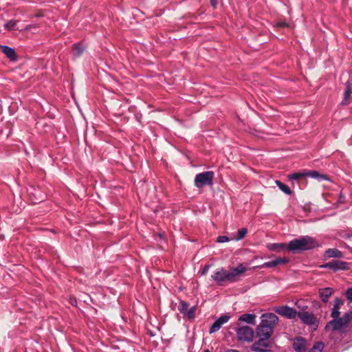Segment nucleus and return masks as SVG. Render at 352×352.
I'll list each match as a JSON object with an SVG mask.
<instances>
[{"label":"nucleus","instance_id":"nucleus-1","mask_svg":"<svg viewBox=\"0 0 352 352\" xmlns=\"http://www.w3.org/2000/svg\"><path fill=\"white\" fill-rule=\"evenodd\" d=\"M261 318V321L256 330V336L258 338L270 339L274 327L278 323V318L272 313L263 314Z\"/></svg>","mask_w":352,"mask_h":352},{"label":"nucleus","instance_id":"nucleus-2","mask_svg":"<svg viewBox=\"0 0 352 352\" xmlns=\"http://www.w3.org/2000/svg\"><path fill=\"white\" fill-rule=\"evenodd\" d=\"M316 242L309 236H301L287 243V250L294 254L310 250L315 248Z\"/></svg>","mask_w":352,"mask_h":352},{"label":"nucleus","instance_id":"nucleus-3","mask_svg":"<svg viewBox=\"0 0 352 352\" xmlns=\"http://www.w3.org/2000/svg\"><path fill=\"white\" fill-rule=\"evenodd\" d=\"M214 173L212 171H205L196 175L195 178V186L201 188L206 186L213 184Z\"/></svg>","mask_w":352,"mask_h":352},{"label":"nucleus","instance_id":"nucleus-4","mask_svg":"<svg viewBox=\"0 0 352 352\" xmlns=\"http://www.w3.org/2000/svg\"><path fill=\"white\" fill-rule=\"evenodd\" d=\"M322 269H330L333 272L349 270V263L340 260H333L320 266Z\"/></svg>","mask_w":352,"mask_h":352},{"label":"nucleus","instance_id":"nucleus-5","mask_svg":"<svg viewBox=\"0 0 352 352\" xmlns=\"http://www.w3.org/2000/svg\"><path fill=\"white\" fill-rule=\"evenodd\" d=\"M236 333L239 340L245 342H252L254 338V332L253 329L248 326L238 327Z\"/></svg>","mask_w":352,"mask_h":352},{"label":"nucleus","instance_id":"nucleus-6","mask_svg":"<svg viewBox=\"0 0 352 352\" xmlns=\"http://www.w3.org/2000/svg\"><path fill=\"white\" fill-rule=\"evenodd\" d=\"M247 271V268L242 263H239L236 267L227 271V281L236 283L239 280V276Z\"/></svg>","mask_w":352,"mask_h":352},{"label":"nucleus","instance_id":"nucleus-7","mask_svg":"<svg viewBox=\"0 0 352 352\" xmlns=\"http://www.w3.org/2000/svg\"><path fill=\"white\" fill-rule=\"evenodd\" d=\"M275 311L279 315L289 319H294L298 316V312L294 309L287 305L280 306L275 309Z\"/></svg>","mask_w":352,"mask_h":352},{"label":"nucleus","instance_id":"nucleus-8","mask_svg":"<svg viewBox=\"0 0 352 352\" xmlns=\"http://www.w3.org/2000/svg\"><path fill=\"white\" fill-rule=\"evenodd\" d=\"M301 321L307 325H317V322L316 317L314 316V314L309 311H304V309H302L301 311L298 312L297 316Z\"/></svg>","mask_w":352,"mask_h":352},{"label":"nucleus","instance_id":"nucleus-9","mask_svg":"<svg viewBox=\"0 0 352 352\" xmlns=\"http://www.w3.org/2000/svg\"><path fill=\"white\" fill-rule=\"evenodd\" d=\"M271 346L269 339L265 338H258V340L256 341L252 346L251 350L256 352L258 351H267Z\"/></svg>","mask_w":352,"mask_h":352},{"label":"nucleus","instance_id":"nucleus-10","mask_svg":"<svg viewBox=\"0 0 352 352\" xmlns=\"http://www.w3.org/2000/svg\"><path fill=\"white\" fill-rule=\"evenodd\" d=\"M347 326L344 322L342 319L340 317L338 318H333L331 321H329L325 326V329L327 331H336L342 329L344 327H346Z\"/></svg>","mask_w":352,"mask_h":352},{"label":"nucleus","instance_id":"nucleus-11","mask_svg":"<svg viewBox=\"0 0 352 352\" xmlns=\"http://www.w3.org/2000/svg\"><path fill=\"white\" fill-rule=\"evenodd\" d=\"M212 280L219 285H222L223 283L227 281V271L221 267L212 275Z\"/></svg>","mask_w":352,"mask_h":352},{"label":"nucleus","instance_id":"nucleus-12","mask_svg":"<svg viewBox=\"0 0 352 352\" xmlns=\"http://www.w3.org/2000/svg\"><path fill=\"white\" fill-rule=\"evenodd\" d=\"M230 319L228 315H223L218 318L211 325L209 329L210 333H213L219 331L223 324L226 323Z\"/></svg>","mask_w":352,"mask_h":352},{"label":"nucleus","instance_id":"nucleus-13","mask_svg":"<svg viewBox=\"0 0 352 352\" xmlns=\"http://www.w3.org/2000/svg\"><path fill=\"white\" fill-rule=\"evenodd\" d=\"M289 262V259L287 258H277L273 261L265 262L259 266L255 267L256 268H264V267H274L278 265H285Z\"/></svg>","mask_w":352,"mask_h":352},{"label":"nucleus","instance_id":"nucleus-14","mask_svg":"<svg viewBox=\"0 0 352 352\" xmlns=\"http://www.w3.org/2000/svg\"><path fill=\"white\" fill-rule=\"evenodd\" d=\"M293 348L296 352H305L307 350V341L304 338H296L293 343Z\"/></svg>","mask_w":352,"mask_h":352},{"label":"nucleus","instance_id":"nucleus-15","mask_svg":"<svg viewBox=\"0 0 352 352\" xmlns=\"http://www.w3.org/2000/svg\"><path fill=\"white\" fill-rule=\"evenodd\" d=\"M0 50L11 61L17 60L16 54L13 48L6 45H0Z\"/></svg>","mask_w":352,"mask_h":352},{"label":"nucleus","instance_id":"nucleus-16","mask_svg":"<svg viewBox=\"0 0 352 352\" xmlns=\"http://www.w3.org/2000/svg\"><path fill=\"white\" fill-rule=\"evenodd\" d=\"M333 292V289L331 287L321 288L318 291L319 296L323 302H327Z\"/></svg>","mask_w":352,"mask_h":352},{"label":"nucleus","instance_id":"nucleus-17","mask_svg":"<svg viewBox=\"0 0 352 352\" xmlns=\"http://www.w3.org/2000/svg\"><path fill=\"white\" fill-rule=\"evenodd\" d=\"M343 304V300L341 298H336L334 300L333 307L331 310V316L333 318H338L340 316V309L341 305Z\"/></svg>","mask_w":352,"mask_h":352},{"label":"nucleus","instance_id":"nucleus-18","mask_svg":"<svg viewBox=\"0 0 352 352\" xmlns=\"http://www.w3.org/2000/svg\"><path fill=\"white\" fill-rule=\"evenodd\" d=\"M343 256V254L341 251L336 248H329L327 249L324 254V257L325 259L330 258H342Z\"/></svg>","mask_w":352,"mask_h":352},{"label":"nucleus","instance_id":"nucleus-19","mask_svg":"<svg viewBox=\"0 0 352 352\" xmlns=\"http://www.w3.org/2000/svg\"><path fill=\"white\" fill-rule=\"evenodd\" d=\"M307 177L316 179L318 181L329 180L327 175L321 174L316 170L307 171Z\"/></svg>","mask_w":352,"mask_h":352},{"label":"nucleus","instance_id":"nucleus-20","mask_svg":"<svg viewBox=\"0 0 352 352\" xmlns=\"http://www.w3.org/2000/svg\"><path fill=\"white\" fill-rule=\"evenodd\" d=\"M239 320L245 322L248 324H255L256 316L253 314H245L239 316Z\"/></svg>","mask_w":352,"mask_h":352},{"label":"nucleus","instance_id":"nucleus-21","mask_svg":"<svg viewBox=\"0 0 352 352\" xmlns=\"http://www.w3.org/2000/svg\"><path fill=\"white\" fill-rule=\"evenodd\" d=\"M267 248L270 251L280 252V250L287 248V244L286 243H269L267 245Z\"/></svg>","mask_w":352,"mask_h":352},{"label":"nucleus","instance_id":"nucleus-22","mask_svg":"<svg viewBox=\"0 0 352 352\" xmlns=\"http://www.w3.org/2000/svg\"><path fill=\"white\" fill-rule=\"evenodd\" d=\"M352 93V89L350 86V83L349 81L346 82V89L344 93V98L341 102L342 104H347L349 101V98L351 97Z\"/></svg>","mask_w":352,"mask_h":352},{"label":"nucleus","instance_id":"nucleus-23","mask_svg":"<svg viewBox=\"0 0 352 352\" xmlns=\"http://www.w3.org/2000/svg\"><path fill=\"white\" fill-rule=\"evenodd\" d=\"M275 182L277 186L279 188V189L281 191H283L285 194L287 195H290L292 194V192L288 186L278 180H276Z\"/></svg>","mask_w":352,"mask_h":352},{"label":"nucleus","instance_id":"nucleus-24","mask_svg":"<svg viewBox=\"0 0 352 352\" xmlns=\"http://www.w3.org/2000/svg\"><path fill=\"white\" fill-rule=\"evenodd\" d=\"M84 49L80 43H76L73 45L72 52L73 55L76 57H79L83 53Z\"/></svg>","mask_w":352,"mask_h":352},{"label":"nucleus","instance_id":"nucleus-25","mask_svg":"<svg viewBox=\"0 0 352 352\" xmlns=\"http://www.w3.org/2000/svg\"><path fill=\"white\" fill-rule=\"evenodd\" d=\"M188 309H189V304L187 302H186L184 300H181L179 302L178 310L184 316L186 314V313L187 312Z\"/></svg>","mask_w":352,"mask_h":352},{"label":"nucleus","instance_id":"nucleus-26","mask_svg":"<svg viewBox=\"0 0 352 352\" xmlns=\"http://www.w3.org/2000/svg\"><path fill=\"white\" fill-rule=\"evenodd\" d=\"M307 177V171L296 172L288 175L289 179L298 180L300 178Z\"/></svg>","mask_w":352,"mask_h":352},{"label":"nucleus","instance_id":"nucleus-27","mask_svg":"<svg viewBox=\"0 0 352 352\" xmlns=\"http://www.w3.org/2000/svg\"><path fill=\"white\" fill-rule=\"evenodd\" d=\"M17 21L15 20H10L5 24V28L8 30H14L16 28V25L17 24Z\"/></svg>","mask_w":352,"mask_h":352},{"label":"nucleus","instance_id":"nucleus-28","mask_svg":"<svg viewBox=\"0 0 352 352\" xmlns=\"http://www.w3.org/2000/svg\"><path fill=\"white\" fill-rule=\"evenodd\" d=\"M248 233L246 228H241L238 230L237 236L235 238L236 241H240L243 239Z\"/></svg>","mask_w":352,"mask_h":352},{"label":"nucleus","instance_id":"nucleus-29","mask_svg":"<svg viewBox=\"0 0 352 352\" xmlns=\"http://www.w3.org/2000/svg\"><path fill=\"white\" fill-rule=\"evenodd\" d=\"M196 309H197L196 307L192 306V307L188 309V310L187 311V312L186 313V314L184 316H186L188 319L194 318L195 316Z\"/></svg>","mask_w":352,"mask_h":352},{"label":"nucleus","instance_id":"nucleus-30","mask_svg":"<svg viewBox=\"0 0 352 352\" xmlns=\"http://www.w3.org/2000/svg\"><path fill=\"white\" fill-rule=\"evenodd\" d=\"M324 348V344L322 342H318L314 345L311 352H321Z\"/></svg>","mask_w":352,"mask_h":352},{"label":"nucleus","instance_id":"nucleus-31","mask_svg":"<svg viewBox=\"0 0 352 352\" xmlns=\"http://www.w3.org/2000/svg\"><path fill=\"white\" fill-rule=\"evenodd\" d=\"M346 326L349 324L352 319V311L345 313L342 317H340Z\"/></svg>","mask_w":352,"mask_h":352},{"label":"nucleus","instance_id":"nucleus-32","mask_svg":"<svg viewBox=\"0 0 352 352\" xmlns=\"http://www.w3.org/2000/svg\"><path fill=\"white\" fill-rule=\"evenodd\" d=\"M230 241V239L227 236H219L217 239L218 243H225Z\"/></svg>","mask_w":352,"mask_h":352},{"label":"nucleus","instance_id":"nucleus-33","mask_svg":"<svg viewBox=\"0 0 352 352\" xmlns=\"http://www.w3.org/2000/svg\"><path fill=\"white\" fill-rule=\"evenodd\" d=\"M346 297L350 302H352V287H349L346 289Z\"/></svg>","mask_w":352,"mask_h":352},{"label":"nucleus","instance_id":"nucleus-34","mask_svg":"<svg viewBox=\"0 0 352 352\" xmlns=\"http://www.w3.org/2000/svg\"><path fill=\"white\" fill-rule=\"evenodd\" d=\"M276 26L278 28H286V27H288L289 25L287 23L285 22V21H279L277 23Z\"/></svg>","mask_w":352,"mask_h":352},{"label":"nucleus","instance_id":"nucleus-35","mask_svg":"<svg viewBox=\"0 0 352 352\" xmlns=\"http://www.w3.org/2000/svg\"><path fill=\"white\" fill-rule=\"evenodd\" d=\"M210 267V265H205L204 267L202 269L201 275L202 276L206 275L208 273Z\"/></svg>","mask_w":352,"mask_h":352},{"label":"nucleus","instance_id":"nucleus-36","mask_svg":"<svg viewBox=\"0 0 352 352\" xmlns=\"http://www.w3.org/2000/svg\"><path fill=\"white\" fill-rule=\"evenodd\" d=\"M69 302L73 306H76L77 305V300H76V299L75 298L71 297L69 298Z\"/></svg>","mask_w":352,"mask_h":352},{"label":"nucleus","instance_id":"nucleus-37","mask_svg":"<svg viewBox=\"0 0 352 352\" xmlns=\"http://www.w3.org/2000/svg\"><path fill=\"white\" fill-rule=\"evenodd\" d=\"M210 4L212 5V6L214 8H215L217 5V0H210Z\"/></svg>","mask_w":352,"mask_h":352},{"label":"nucleus","instance_id":"nucleus-38","mask_svg":"<svg viewBox=\"0 0 352 352\" xmlns=\"http://www.w3.org/2000/svg\"><path fill=\"white\" fill-rule=\"evenodd\" d=\"M226 352H240L236 349H228Z\"/></svg>","mask_w":352,"mask_h":352},{"label":"nucleus","instance_id":"nucleus-39","mask_svg":"<svg viewBox=\"0 0 352 352\" xmlns=\"http://www.w3.org/2000/svg\"><path fill=\"white\" fill-rule=\"evenodd\" d=\"M258 352H273L272 350L269 349L267 351H258Z\"/></svg>","mask_w":352,"mask_h":352},{"label":"nucleus","instance_id":"nucleus-40","mask_svg":"<svg viewBox=\"0 0 352 352\" xmlns=\"http://www.w3.org/2000/svg\"><path fill=\"white\" fill-rule=\"evenodd\" d=\"M33 27H34V25H28V26L26 28V29H27V30H30V29H31L32 28H33Z\"/></svg>","mask_w":352,"mask_h":352},{"label":"nucleus","instance_id":"nucleus-41","mask_svg":"<svg viewBox=\"0 0 352 352\" xmlns=\"http://www.w3.org/2000/svg\"><path fill=\"white\" fill-rule=\"evenodd\" d=\"M43 16V14H41V13L36 14L35 15V16H36V17H40V16Z\"/></svg>","mask_w":352,"mask_h":352},{"label":"nucleus","instance_id":"nucleus-42","mask_svg":"<svg viewBox=\"0 0 352 352\" xmlns=\"http://www.w3.org/2000/svg\"><path fill=\"white\" fill-rule=\"evenodd\" d=\"M204 352H210L209 350H205Z\"/></svg>","mask_w":352,"mask_h":352}]
</instances>
